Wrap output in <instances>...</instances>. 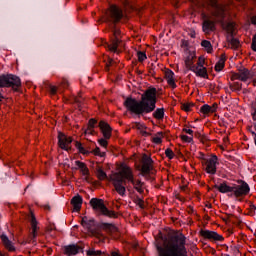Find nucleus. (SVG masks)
Masks as SVG:
<instances>
[{
    "label": "nucleus",
    "mask_w": 256,
    "mask_h": 256,
    "mask_svg": "<svg viewBox=\"0 0 256 256\" xmlns=\"http://www.w3.org/2000/svg\"><path fill=\"white\" fill-rule=\"evenodd\" d=\"M71 205L74 207V211H81V206L83 205V197L77 194L71 199Z\"/></svg>",
    "instance_id": "obj_19"
},
{
    "label": "nucleus",
    "mask_w": 256,
    "mask_h": 256,
    "mask_svg": "<svg viewBox=\"0 0 256 256\" xmlns=\"http://www.w3.org/2000/svg\"><path fill=\"white\" fill-rule=\"evenodd\" d=\"M97 125V120L91 118L88 122V128L85 130V135H94L95 134V126Z\"/></svg>",
    "instance_id": "obj_27"
},
{
    "label": "nucleus",
    "mask_w": 256,
    "mask_h": 256,
    "mask_svg": "<svg viewBox=\"0 0 256 256\" xmlns=\"http://www.w3.org/2000/svg\"><path fill=\"white\" fill-rule=\"evenodd\" d=\"M249 131H250V133H251V135H252V137L254 139V142H255L256 141V133H255V131H253L251 129H249Z\"/></svg>",
    "instance_id": "obj_56"
},
{
    "label": "nucleus",
    "mask_w": 256,
    "mask_h": 256,
    "mask_svg": "<svg viewBox=\"0 0 256 256\" xmlns=\"http://www.w3.org/2000/svg\"><path fill=\"white\" fill-rule=\"evenodd\" d=\"M61 85L62 87L67 88L69 87V81L67 79H62Z\"/></svg>",
    "instance_id": "obj_48"
},
{
    "label": "nucleus",
    "mask_w": 256,
    "mask_h": 256,
    "mask_svg": "<svg viewBox=\"0 0 256 256\" xmlns=\"http://www.w3.org/2000/svg\"><path fill=\"white\" fill-rule=\"evenodd\" d=\"M81 225L82 227L87 229L89 233H91L92 237L99 239V241H103V239H105V236L103 235V232H101V229H103V231H107V233H117V231H119L117 226H115L114 224L107 222L97 223V221H95V218L89 216L82 217Z\"/></svg>",
    "instance_id": "obj_4"
},
{
    "label": "nucleus",
    "mask_w": 256,
    "mask_h": 256,
    "mask_svg": "<svg viewBox=\"0 0 256 256\" xmlns=\"http://www.w3.org/2000/svg\"><path fill=\"white\" fill-rule=\"evenodd\" d=\"M137 56H138V61H139L140 63H143V61H145V59H147V54H146L145 52L139 51V52L137 53Z\"/></svg>",
    "instance_id": "obj_39"
},
{
    "label": "nucleus",
    "mask_w": 256,
    "mask_h": 256,
    "mask_svg": "<svg viewBox=\"0 0 256 256\" xmlns=\"http://www.w3.org/2000/svg\"><path fill=\"white\" fill-rule=\"evenodd\" d=\"M200 111L204 114L207 115L209 113H211V106H209V104H204L203 106H201Z\"/></svg>",
    "instance_id": "obj_37"
},
{
    "label": "nucleus",
    "mask_w": 256,
    "mask_h": 256,
    "mask_svg": "<svg viewBox=\"0 0 256 256\" xmlns=\"http://www.w3.org/2000/svg\"><path fill=\"white\" fill-rule=\"evenodd\" d=\"M122 179H126L129 183H133L135 176L133 175V170L131 168L124 166L122 169Z\"/></svg>",
    "instance_id": "obj_18"
},
{
    "label": "nucleus",
    "mask_w": 256,
    "mask_h": 256,
    "mask_svg": "<svg viewBox=\"0 0 256 256\" xmlns=\"http://www.w3.org/2000/svg\"><path fill=\"white\" fill-rule=\"evenodd\" d=\"M45 209H48V210H49V209H51V207H50L49 205H46V206H45Z\"/></svg>",
    "instance_id": "obj_63"
},
{
    "label": "nucleus",
    "mask_w": 256,
    "mask_h": 256,
    "mask_svg": "<svg viewBox=\"0 0 256 256\" xmlns=\"http://www.w3.org/2000/svg\"><path fill=\"white\" fill-rule=\"evenodd\" d=\"M250 20H251L252 25H255V27H256V14L253 15V16L250 18Z\"/></svg>",
    "instance_id": "obj_54"
},
{
    "label": "nucleus",
    "mask_w": 256,
    "mask_h": 256,
    "mask_svg": "<svg viewBox=\"0 0 256 256\" xmlns=\"http://www.w3.org/2000/svg\"><path fill=\"white\" fill-rule=\"evenodd\" d=\"M90 205L94 211H97V213H100L105 217L117 219V213H115V211L109 210L108 207L105 206V202L103 201V199L92 198L90 200Z\"/></svg>",
    "instance_id": "obj_7"
},
{
    "label": "nucleus",
    "mask_w": 256,
    "mask_h": 256,
    "mask_svg": "<svg viewBox=\"0 0 256 256\" xmlns=\"http://www.w3.org/2000/svg\"><path fill=\"white\" fill-rule=\"evenodd\" d=\"M75 103H77L78 105H81V101L79 98H75Z\"/></svg>",
    "instance_id": "obj_61"
},
{
    "label": "nucleus",
    "mask_w": 256,
    "mask_h": 256,
    "mask_svg": "<svg viewBox=\"0 0 256 256\" xmlns=\"http://www.w3.org/2000/svg\"><path fill=\"white\" fill-rule=\"evenodd\" d=\"M108 256H121V254L119 253V251H111Z\"/></svg>",
    "instance_id": "obj_51"
},
{
    "label": "nucleus",
    "mask_w": 256,
    "mask_h": 256,
    "mask_svg": "<svg viewBox=\"0 0 256 256\" xmlns=\"http://www.w3.org/2000/svg\"><path fill=\"white\" fill-rule=\"evenodd\" d=\"M187 237L183 233L170 236L163 240L162 245L156 244L159 256H187Z\"/></svg>",
    "instance_id": "obj_2"
},
{
    "label": "nucleus",
    "mask_w": 256,
    "mask_h": 256,
    "mask_svg": "<svg viewBox=\"0 0 256 256\" xmlns=\"http://www.w3.org/2000/svg\"><path fill=\"white\" fill-rule=\"evenodd\" d=\"M193 59H195V55H188L185 59V65L189 71H195L197 69V66H195Z\"/></svg>",
    "instance_id": "obj_24"
},
{
    "label": "nucleus",
    "mask_w": 256,
    "mask_h": 256,
    "mask_svg": "<svg viewBox=\"0 0 256 256\" xmlns=\"http://www.w3.org/2000/svg\"><path fill=\"white\" fill-rule=\"evenodd\" d=\"M192 107H195V104H193V103H184L183 105H182V109L184 110V111H186L187 113H189V111H191V108Z\"/></svg>",
    "instance_id": "obj_40"
},
{
    "label": "nucleus",
    "mask_w": 256,
    "mask_h": 256,
    "mask_svg": "<svg viewBox=\"0 0 256 256\" xmlns=\"http://www.w3.org/2000/svg\"><path fill=\"white\" fill-rule=\"evenodd\" d=\"M73 143V139L71 137H67L62 132L58 133V145L61 147L64 151H69L71 149L69 146Z\"/></svg>",
    "instance_id": "obj_14"
},
{
    "label": "nucleus",
    "mask_w": 256,
    "mask_h": 256,
    "mask_svg": "<svg viewBox=\"0 0 256 256\" xmlns=\"http://www.w3.org/2000/svg\"><path fill=\"white\" fill-rule=\"evenodd\" d=\"M195 137H197V139H200L203 141V137H202L201 133L195 132Z\"/></svg>",
    "instance_id": "obj_55"
},
{
    "label": "nucleus",
    "mask_w": 256,
    "mask_h": 256,
    "mask_svg": "<svg viewBox=\"0 0 256 256\" xmlns=\"http://www.w3.org/2000/svg\"><path fill=\"white\" fill-rule=\"evenodd\" d=\"M94 155H97L98 157H105L106 153L101 152V149L99 147H96L94 149Z\"/></svg>",
    "instance_id": "obj_42"
},
{
    "label": "nucleus",
    "mask_w": 256,
    "mask_h": 256,
    "mask_svg": "<svg viewBox=\"0 0 256 256\" xmlns=\"http://www.w3.org/2000/svg\"><path fill=\"white\" fill-rule=\"evenodd\" d=\"M135 191H137L138 193H140V195H143L145 193V190H143V185H145V183H143L141 180H135V178L133 179V182H130Z\"/></svg>",
    "instance_id": "obj_26"
},
{
    "label": "nucleus",
    "mask_w": 256,
    "mask_h": 256,
    "mask_svg": "<svg viewBox=\"0 0 256 256\" xmlns=\"http://www.w3.org/2000/svg\"><path fill=\"white\" fill-rule=\"evenodd\" d=\"M87 256H101L103 252L101 250H95L93 247L86 251Z\"/></svg>",
    "instance_id": "obj_30"
},
{
    "label": "nucleus",
    "mask_w": 256,
    "mask_h": 256,
    "mask_svg": "<svg viewBox=\"0 0 256 256\" xmlns=\"http://www.w3.org/2000/svg\"><path fill=\"white\" fill-rule=\"evenodd\" d=\"M154 119H157L158 121H162V119L165 118V109L164 108H157L153 112Z\"/></svg>",
    "instance_id": "obj_29"
},
{
    "label": "nucleus",
    "mask_w": 256,
    "mask_h": 256,
    "mask_svg": "<svg viewBox=\"0 0 256 256\" xmlns=\"http://www.w3.org/2000/svg\"><path fill=\"white\" fill-rule=\"evenodd\" d=\"M123 19V11L116 5H111L105 12L104 21L109 26L111 32V44L108 46L110 51L117 53L119 44L121 43V30L117 28L116 23H119Z\"/></svg>",
    "instance_id": "obj_3"
},
{
    "label": "nucleus",
    "mask_w": 256,
    "mask_h": 256,
    "mask_svg": "<svg viewBox=\"0 0 256 256\" xmlns=\"http://www.w3.org/2000/svg\"><path fill=\"white\" fill-rule=\"evenodd\" d=\"M231 79H232V81H235V79H237L238 81H240L239 72H238V73H233Z\"/></svg>",
    "instance_id": "obj_49"
},
{
    "label": "nucleus",
    "mask_w": 256,
    "mask_h": 256,
    "mask_svg": "<svg viewBox=\"0 0 256 256\" xmlns=\"http://www.w3.org/2000/svg\"><path fill=\"white\" fill-rule=\"evenodd\" d=\"M140 133H141V135H142L143 137H149V135H151L149 132H147V131H145V130H141Z\"/></svg>",
    "instance_id": "obj_53"
},
{
    "label": "nucleus",
    "mask_w": 256,
    "mask_h": 256,
    "mask_svg": "<svg viewBox=\"0 0 256 256\" xmlns=\"http://www.w3.org/2000/svg\"><path fill=\"white\" fill-rule=\"evenodd\" d=\"M153 143H155L156 145H161V143H163V140L161 139V137L155 136L152 139Z\"/></svg>",
    "instance_id": "obj_46"
},
{
    "label": "nucleus",
    "mask_w": 256,
    "mask_h": 256,
    "mask_svg": "<svg viewBox=\"0 0 256 256\" xmlns=\"http://www.w3.org/2000/svg\"><path fill=\"white\" fill-rule=\"evenodd\" d=\"M124 107L127 111L137 115V117H145L148 113H153L157 107V89L148 88L142 95L141 100L128 97L124 101Z\"/></svg>",
    "instance_id": "obj_1"
},
{
    "label": "nucleus",
    "mask_w": 256,
    "mask_h": 256,
    "mask_svg": "<svg viewBox=\"0 0 256 256\" xmlns=\"http://www.w3.org/2000/svg\"><path fill=\"white\" fill-rule=\"evenodd\" d=\"M230 89L231 91H241V89H243V84L239 82H234L230 85Z\"/></svg>",
    "instance_id": "obj_36"
},
{
    "label": "nucleus",
    "mask_w": 256,
    "mask_h": 256,
    "mask_svg": "<svg viewBox=\"0 0 256 256\" xmlns=\"http://www.w3.org/2000/svg\"><path fill=\"white\" fill-rule=\"evenodd\" d=\"M232 193L228 194V197H245L246 195H249L251 188L249 187V184L247 182L241 180V184H233L232 185Z\"/></svg>",
    "instance_id": "obj_10"
},
{
    "label": "nucleus",
    "mask_w": 256,
    "mask_h": 256,
    "mask_svg": "<svg viewBox=\"0 0 256 256\" xmlns=\"http://www.w3.org/2000/svg\"><path fill=\"white\" fill-rule=\"evenodd\" d=\"M183 131H184V133H187L188 135H192L193 136V130L192 129L184 128Z\"/></svg>",
    "instance_id": "obj_52"
},
{
    "label": "nucleus",
    "mask_w": 256,
    "mask_h": 256,
    "mask_svg": "<svg viewBox=\"0 0 256 256\" xmlns=\"http://www.w3.org/2000/svg\"><path fill=\"white\" fill-rule=\"evenodd\" d=\"M134 203H136V205H138V207H140V209H145V202L143 201V199L141 197L137 196Z\"/></svg>",
    "instance_id": "obj_38"
},
{
    "label": "nucleus",
    "mask_w": 256,
    "mask_h": 256,
    "mask_svg": "<svg viewBox=\"0 0 256 256\" xmlns=\"http://www.w3.org/2000/svg\"><path fill=\"white\" fill-rule=\"evenodd\" d=\"M0 239L2 241V245H4L5 249H7V251H10V252L16 251L15 245H13V241H11L9 239L7 234H5V233L1 234Z\"/></svg>",
    "instance_id": "obj_16"
},
{
    "label": "nucleus",
    "mask_w": 256,
    "mask_h": 256,
    "mask_svg": "<svg viewBox=\"0 0 256 256\" xmlns=\"http://www.w3.org/2000/svg\"><path fill=\"white\" fill-rule=\"evenodd\" d=\"M75 147H76V149H78L79 153H82V155H89V151L85 150V148L83 147V144H81V142L76 141Z\"/></svg>",
    "instance_id": "obj_33"
},
{
    "label": "nucleus",
    "mask_w": 256,
    "mask_h": 256,
    "mask_svg": "<svg viewBox=\"0 0 256 256\" xmlns=\"http://www.w3.org/2000/svg\"><path fill=\"white\" fill-rule=\"evenodd\" d=\"M30 223L32 227V232H31V239H36L37 237V218H35L34 214H31L30 217Z\"/></svg>",
    "instance_id": "obj_23"
},
{
    "label": "nucleus",
    "mask_w": 256,
    "mask_h": 256,
    "mask_svg": "<svg viewBox=\"0 0 256 256\" xmlns=\"http://www.w3.org/2000/svg\"><path fill=\"white\" fill-rule=\"evenodd\" d=\"M213 17H216V20H211L207 18V15H203L204 21L202 24V31L204 33H211V31H215L217 27V23H220V25H225V11L223 10H217L212 13Z\"/></svg>",
    "instance_id": "obj_5"
},
{
    "label": "nucleus",
    "mask_w": 256,
    "mask_h": 256,
    "mask_svg": "<svg viewBox=\"0 0 256 256\" xmlns=\"http://www.w3.org/2000/svg\"><path fill=\"white\" fill-rule=\"evenodd\" d=\"M125 180L121 177H116L112 180V185L120 197H127V187Z\"/></svg>",
    "instance_id": "obj_12"
},
{
    "label": "nucleus",
    "mask_w": 256,
    "mask_h": 256,
    "mask_svg": "<svg viewBox=\"0 0 256 256\" xmlns=\"http://www.w3.org/2000/svg\"><path fill=\"white\" fill-rule=\"evenodd\" d=\"M214 189H218L219 193H233V186L227 185V181H223L220 185L215 184Z\"/></svg>",
    "instance_id": "obj_17"
},
{
    "label": "nucleus",
    "mask_w": 256,
    "mask_h": 256,
    "mask_svg": "<svg viewBox=\"0 0 256 256\" xmlns=\"http://www.w3.org/2000/svg\"><path fill=\"white\" fill-rule=\"evenodd\" d=\"M251 49L256 53V33L252 37Z\"/></svg>",
    "instance_id": "obj_43"
},
{
    "label": "nucleus",
    "mask_w": 256,
    "mask_h": 256,
    "mask_svg": "<svg viewBox=\"0 0 256 256\" xmlns=\"http://www.w3.org/2000/svg\"><path fill=\"white\" fill-rule=\"evenodd\" d=\"M250 209H251V211H256V206L255 205H250Z\"/></svg>",
    "instance_id": "obj_60"
},
{
    "label": "nucleus",
    "mask_w": 256,
    "mask_h": 256,
    "mask_svg": "<svg viewBox=\"0 0 256 256\" xmlns=\"http://www.w3.org/2000/svg\"><path fill=\"white\" fill-rule=\"evenodd\" d=\"M238 75L240 77V81H243V83H245L249 80V77H251V72L247 68L240 67L238 69Z\"/></svg>",
    "instance_id": "obj_21"
},
{
    "label": "nucleus",
    "mask_w": 256,
    "mask_h": 256,
    "mask_svg": "<svg viewBox=\"0 0 256 256\" xmlns=\"http://www.w3.org/2000/svg\"><path fill=\"white\" fill-rule=\"evenodd\" d=\"M253 126H254V129H255V131H256V122H255V123H253Z\"/></svg>",
    "instance_id": "obj_64"
},
{
    "label": "nucleus",
    "mask_w": 256,
    "mask_h": 256,
    "mask_svg": "<svg viewBox=\"0 0 256 256\" xmlns=\"http://www.w3.org/2000/svg\"><path fill=\"white\" fill-rule=\"evenodd\" d=\"M193 73L197 75V77H202L203 79H209V74H207V68L196 66L195 70H192Z\"/></svg>",
    "instance_id": "obj_25"
},
{
    "label": "nucleus",
    "mask_w": 256,
    "mask_h": 256,
    "mask_svg": "<svg viewBox=\"0 0 256 256\" xmlns=\"http://www.w3.org/2000/svg\"><path fill=\"white\" fill-rule=\"evenodd\" d=\"M165 155L166 157H168V159H173L175 157V153H173V150H171L170 148H167L165 150Z\"/></svg>",
    "instance_id": "obj_41"
},
{
    "label": "nucleus",
    "mask_w": 256,
    "mask_h": 256,
    "mask_svg": "<svg viewBox=\"0 0 256 256\" xmlns=\"http://www.w3.org/2000/svg\"><path fill=\"white\" fill-rule=\"evenodd\" d=\"M98 127L100 128V131L104 137V138H100L98 140V143L101 147H104V149H107V145H109V142H107V140L111 139L113 129L107 122L103 120L99 122Z\"/></svg>",
    "instance_id": "obj_9"
},
{
    "label": "nucleus",
    "mask_w": 256,
    "mask_h": 256,
    "mask_svg": "<svg viewBox=\"0 0 256 256\" xmlns=\"http://www.w3.org/2000/svg\"><path fill=\"white\" fill-rule=\"evenodd\" d=\"M75 163L77 167L80 168L82 175L85 177V181L89 183V168L87 167V165L79 160H77Z\"/></svg>",
    "instance_id": "obj_20"
},
{
    "label": "nucleus",
    "mask_w": 256,
    "mask_h": 256,
    "mask_svg": "<svg viewBox=\"0 0 256 256\" xmlns=\"http://www.w3.org/2000/svg\"><path fill=\"white\" fill-rule=\"evenodd\" d=\"M200 235L204 237V239H209V241H224L225 238L219 235V233L210 230H201Z\"/></svg>",
    "instance_id": "obj_15"
},
{
    "label": "nucleus",
    "mask_w": 256,
    "mask_h": 256,
    "mask_svg": "<svg viewBox=\"0 0 256 256\" xmlns=\"http://www.w3.org/2000/svg\"><path fill=\"white\" fill-rule=\"evenodd\" d=\"M0 87H7L13 91H19V87H21V78L14 74H2L0 75Z\"/></svg>",
    "instance_id": "obj_6"
},
{
    "label": "nucleus",
    "mask_w": 256,
    "mask_h": 256,
    "mask_svg": "<svg viewBox=\"0 0 256 256\" xmlns=\"http://www.w3.org/2000/svg\"><path fill=\"white\" fill-rule=\"evenodd\" d=\"M201 159L204 171H206L208 175H215L217 173V165H219L217 155L213 154L210 158H205V155H202Z\"/></svg>",
    "instance_id": "obj_8"
},
{
    "label": "nucleus",
    "mask_w": 256,
    "mask_h": 256,
    "mask_svg": "<svg viewBox=\"0 0 256 256\" xmlns=\"http://www.w3.org/2000/svg\"><path fill=\"white\" fill-rule=\"evenodd\" d=\"M201 46L206 49L207 53H211V51H213V45H211V42L208 40H203L201 42Z\"/></svg>",
    "instance_id": "obj_31"
},
{
    "label": "nucleus",
    "mask_w": 256,
    "mask_h": 256,
    "mask_svg": "<svg viewBox=\"0 0 256 256\" xmlns=\"http://www.w3.org/2000/svg\"><path fill=\"white\" fill-rule=\"evenodd\" d=\"M3 99H5V97H4L3 94L0 92V101H3Z\"/></svg>",
    "instance_id": "obj_62"
},
{
    "label": "nucleus",
    "mask_w": 256,
    "mask_h": 256,
    "mask_svg": "<svg viewBox=\"0 0 256 256\" xmlns=\"http://www.w3.org/2000/svg\"><path fill=\"white\" fill-rule=\"evenodd\" d=\"M140 171L143 177H145V175H151V171H153V159L147 154H144L142 157V166Z\"/></svg>",
    "instance_id": "obj_13"
},
{
    "label": "nucleus",
    "mask_w": 256,
    "mask_h": 256,
    "mask_svg": "<svg viewBox=\"0 0 256 256\" xmlns=\"http://www.w3.org/2000/svg\"><path fill=\"white\" fill-rule=\"evenodd\" d=\"M143 124L139 123V122H136L135 123V128L138 129L139 131H141V129H143Z\"/></svg>",
    "instance_id": "obj_50"
},
{
    "label": "nucleus",
    "mask_w": 256,
    "mask_h": 256,
    "mask_svg": "<svg viewBox=\"0 0 256 256\" xmlns=\"http://www.w3.org/2000/svg\"><path fill=\"white\" fill-rule=\"evenodd\" d=\"M252 119L253 121H256V108L254 110V113H252Z\"/></svg>",
    "instance_id": "obj_59"
},
{
    "label": "nucleus",
    "mask_w": 256,
    "mask_h": 256,
    "mask_svg": "<svg viewBox=\"0 0 256 256\" xmlns=\"http://www.w3.org/2000/svg\"><path fill=\"white\" fill-rule=\"evenodd\" d=\"M85 249V243L83 242H78V243H73L70 245H66L63 247V253L66 256H75L79 255V253H84Z\"/></svg>",
    "instance_id": "obj_11"
},
{
    "label": "nucleus",
    "mask_w": 256,
    "mask_h": 256,
    "mask_svg": "<svg viewBox=\"0 0 256 256\" xmlns=\"http://www.w3.org/2000/svg\"><path fill=\"white\" fill-rule=\"evenodd\" d=\"M48 89H49L51 95H57V86L48 85Z\"/></svg>",
    "instance_id": "obj_44"
},
{
    "label": "nucleus",
    "mask_w": 256,
    "mask_h": 256,
    "mask_svg": "<svg viewBox=\"0 0 256 256\" xmlns=\"http://www.w3.org/2000/svg\"><path fill=\"white\" fill-rule=\"evenodd\" d=\"M227 43L231 45L232 49H239V39L233 37V35L227 36Z\"/></svg>",
    "instance_id": "obj_28"
},
{
    "label": "nucleus",
    "mask_w": 256,
    "mask_h": 256,
    "mask_svg": "<svg viewBox=\"0 0 256 256\" xmlns=\"http://www.w3.org/2000/svg\"><path fill=\"white\" fill-rule=\"evenodd\" d=\"M173 77H175V72H173V70H166L165 78L167 80V83L168 85L173 87V89H175V87H177V84H175V79H173Z\"/></svg>",
    "instance_id": "obj_22"
},
{
    "label": "nucleus",
    "mask_w": 256,
    "mask_h": 256,
    "mask_svg": "<svg viewBox=\"0 0 256 256\" xmlns=\"http://www.w3.org/2000/svg\"><path fill=\"white\" fill-rule=\"evenodd\" d=\"M96 173H97V177L100 181L107 179V173H105V171H103V168H101V167L97 168Z\"/></svg>",
    "instance_id": "obj_32"
},
{
    "label": "nucleus",
    "mask_w": 256,
    "mask_h": 256,
    "mask_svg": "<svg viewBox=\"0 0 256 256\" xmlns=\"http://www.w3.org/2000/svg\"><path fill=\"white\" fill-rule=\"evenodd\" d=\"M226 31H228L229 35L233 37V31H235V24L233 22H228L225 26Z\"/></svg>",
    "instance_id": "obj_35"
},
{
    "label": "nucleus",
    "mask_w": 256,
    "mask_h": 256,
    "mask_svg": "<svg viewBox=\"0 0 256 256\" xmlns=\"http://www.w3.org/2000/svg\"><path fill=\"white\" fill-rule=\"evenodd\" d=\"M224 68H225V60L221 59L216 63L215 71H217V73H219V72L223 71Z\"/></svg>",
    "instance_id": "obj_34"
},
{
    "label": "nucleus",
    "mask_w": 256,
    "mask_h": 256,
    "mask_svg": "<svg viewBox=\"0 0 256 256\" xmlns=\"http://www.w3.org/2000/svg\"><path fill=\"white\" fill-rule=\"evenodd\" d=\"M197 67L199 68H203V67H205V66H203V65H205V59H203L202 57H199V59H198V62H197Z\"/></svg>",
    "instance_id": "obj_47"
},
{
    "label": "nucleus",
    "mask_w": 256,
    "mask_h": 256,
    "mask_svg": "<svg viewBox=\"0 0 256 256\" xmlns=\"http://www.w3.org/2000/svg\"><path fill=\"white\" fill-rule=\"evenodd\" d=\"M181 139H182V141H185L186 143H192L193 142V137H189L187 135H182Z\"/></svg>",
    "instance_id": "obj_45"
},
{
    "label": "nucleus",
    "mask_w": 256,
    "mask_h": 256,
    "mask_svg": "<svg viewBox=\"0 0 256 256\" xmlns=\"http://www.w3.org/2000/svg\"><path fill=\"white\" fill-rule=\"evenodd\" d=\"M111 63H113V60H110L109 63H106V69L109 70V67H111Z\"/></svg>",
    "instance_id": "obj_58"
},
{
    "label": "nucleus",
    "mask_w": 256,
    "mask_h": 256,
    "mask_svg": "<svg viewBox=\"0 0 256 256\" xmlns=\"http://www.w3.org/2000/svg\"><path fill=\"white\" fill-rule=\"evenodd\" d=\"M156 137H160V139H163V132H157Z\"/></svg>",
    "instance_id": "obj_57"
}]
</instances>
